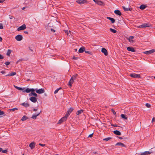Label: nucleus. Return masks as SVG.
<instances>
[{
	"instance_id": "1",
	"label": "nucleus",
	"mask_w": 155,
	"mask_h": 155,
	"mask_svg": "<svg viewBox=\"0 0 155 155\" xmlns=\"http://www.w3.org/2000/svg\"><path fill=\"white\" fill-rule=\"evenodd\" d=\"M150 25L149 24L144 23L137 27L138 28L149 27Z\"/></svg>"
},
{
	"instance_id": "2",
	"label": "nucleus",
	"mask_w": 155,
	"mask_h": 155,
	"mask_svg": "<svg viewBox=\"0 0 155 155\" xmlns=\"http://www.w3.org/2000/svg\"><path fill=\"white\" fill-rule=\"evenodd\" d=\"M154 52H155V50L153 49L148 51H144L143 53L144 54L148 55L152 54Z\"/></svg>"
},
{
	"instance_id": "3",
	"label": "nucleus",
	"mask_w": 155,
	"mask_h": 155,
	"mask_svg": "<svg viewBox=\"0 0 155 155\" xmlns=\"http://www.w3.org/2000/svg\"><path fill=\"white\" fill-rule=\"evenodd\" d=\"M15 38L17 41H20L22 39L23 37L21 35H18L16 36Z\"/></svg>"
},
{
	"instance_id": "4",
	"label": "nucleus",
	"mask_w": 155,
	"mask_h": 155,
	"mask_svg": "<svg viewBox=\"0 0 155 155\" xmlns=\"http://www.w3.org/2000/svg\"><path fill=\"white\" fill-rule=\"evenodd\" d=\"M35 91L37 93L39 94L43 93L45 91L44 89L43 88H41L38 90L35 89Z\"/></svg>"
},
{
	"instance_id": "5",
	"label": "nucleus",
	"mask_w": 155,
	"mask_h": 155,
	"mask_svg": "<svg viewBox=\"0 0 155 155\" xmlns=\"http://www.w3.org/2000/svg\"><path fill=\"white\" fill-rule=\"evenodd\" d=\"M130 76L131 77L134 78H137L140 77V75L139 74H137L135 73H132L130 74Z\"/></svg>"
},
{
	"instance_id": "6",
	"label": "nucleus",
	"mask_w": 155,
	"mask_h": 155,
	"mask_svg": "<svg viewBox=\"0 0 155 155\" xmlns=\"http://www.w3.org/2000/svg\"><path fill=\"white\" fill-rule=\"evenodd\" d=\"M26 28V26L24 24L22 25L19 28H18L17 29V30L18 31H20L24 30Z\"/></svg>"
},
{
	"instance_id": "7",
	"label": "nucleus",
	"mask_w": 155,
	"mask_h": 155,
	"mask_svg": "<svg viewBox=\"0 0 155 155\" xmlns=\"http://www.w3.org/2000/svg\"><path fill=\"white\" fill-rule=\"evenodd\" d=\"M36 97H31L29 98L30 100L33 103H35L37 101Z\"/></svg>"
},
{
	"instance_id": "8",
	"label": "nucleus",
	"mask_w": 155,
	"mask_h": 155,
	"mask_svg": "<svg viewBox=\"0 0 155 155\" xmlns=\"http://www.w3.org/2000/svg\"><path fill=\"white\" fill-rule=\"evenodd\" d=\"M67 120V119L65 118L64 117H62L58 123V124H61L62 123V122H64L66 121Z\"/></svg>"
},
{
	"instance_id": "9",
	"label": "nucleus",
	"mask_w": 155,
	"mask_h": 155,
	"mask_svg": "<svg viewBox=\"0 0 155 155\" xmlns=\"http://www.w3.org/2000/svg\"><path fill=\"white\" fill-rule=\"evenodd\" d=\"M101 52L104 53V55L106 56H107L108 54L107 53V50L104 48H102L101 49Z\"/></svg>"
},
{
	"instance_id": "10",
	"label": "nucleus",
	"mask_w": 155,
	"mask_h": 155,
	"mask_svg": "<svg viewBox=\"0 0 155 155\" xmlns=\"http://www.w3.org/2000/svg\"><path fill=\"white\" fill-rule=\"evenodd\" d=\"M127 50L129 51L134 52L135 51V50L133 47H129L127 48Z\"/></svg>"
},
{
	"instance_id": "11",
	"label": "nucleus",
	"mask_w": 155,
	"mask_h": 155,
	"mask_svg": "<svg viewBox=\"0 0 155 155\" xmlns=\"http://www.w3.org/2000/svg\"><path fill=\"white\" fill-rule=\"evenodd\" d=\"M29 146L31 149H32L34 147H35V144L34 142H32L30 143Z\"/></svg>"
},
{
	"instance_id": "12",
	"label": "nucleus",
	"mask_w": 155,
	"mask_h": 155,
	"mask_svg": "<svg viewBox=\"0 0 155 155\" xmlns=\"http://www.w3.org/2000/svg\"><path fill=\"white\" fill-rule=\"evenodd\" d=\"M74 79H72V78H71L70 79V81L68 83V85L70 87H71L72 86V84L74 82Z\"/></svg>"
},
{
	"instance_id": "13",
	"label": "nucleus",
	"mask_w": 155,
	"mask_h": 155,
	"mask_svg": "<svg viewBox=\"0 0 155 155\" xmlns=\"http://www.w3.org/2000/svg\"><path fill=\"white\" fill-rule=\"evenodd\" d=\"M153 153V152H151V151L149 152V151H146L144 152L141 153L140 155L150 154L151 153Z\"/></svg>"
},
{
	"instance_id": "14",
	"label": "nucleus",
	"mask_w": 155,
	"mask_h": 155,
	"mask_svg": "<svg viewBox=\"0 0 155 155\" xmlns=\"http://www.w3.org/2000/svg\"><path fill=\"white\" fill-rule=\"evenodd\" d=\"M21 105L26 107H27L29 106V104L27 102H24L21 104Z\"/></svg>"
},
{
	"instance_id": "15",
	"label": "nucleus",
	"mask_w": 155,
	"mask_h": 155,
	"mask_svg": "<svg viewBox=\"0 0 155 155\" xmlns=\"http://www.w3.org/2000/svg\"><path fill=\"white\" fill-rule=\"evenodd\" d=\"M77 2L80 4H82L85 3L86 1L85 0H78Z\"/></svg>"
},
{
	"instance_id": "16",
	"label": "nucleus",
	"mask_w": 155,
	"mask_h": 155,
	"mask_svg": "<svg viewBox=\"0 0 155 155\" xmlns=\"http://www.w3.org/2000/svg\"><path fill=\"white\" fill-rule=\"evenodd\" d=\"M41 112H40L38 113L37 114H34L32 116V117H31V118L33 119H35L36 118H37V117L39 116Z\"/></svg>"
},
{
	"instance_id": "17",
	"label": "nucleus",
	"mask_w": 155,
	"mask_h": 155,
	"mask_svg": "<svg viewBox=\"0 0 155 155\" xmlns=\"http://www.w3.org/2000/svg\"><path fill=\"white\" fill-rule=\"evenodd\" d=\"M114 13L117 15L120 16L121 15V13L119 10H115L114 11Z\"/></svg>"
},
{
	"instance_id": "18",
	"label": "nucleus",
	"mask_w": 155,
	"mask_h": 155,
	"mask_svg": "<svg viewBox=\"0 0 155 155\" xmlns=\"http://www.w3.org/2000/svg\"><path fill=\"white\" fill-rule=\"evenodd\" d=\"M107 19L110 20L111 21V22L112 23H114L115 22V20L114 18L108 17H107Z\"/></svg>"
},
{
	"instance_id": "19",
	"label": "nucleus",
	"mask_w": 155,
	"mask_h": 155,
	"mask_svg": "<svg viewBox=\"0 0 155 155\" xmlns=\"http://www.w3.org/2000/svg\"><path fill=\"white\" fill-rule=\"evenodd\" d=\"M114 133L115 134L117 135H120L121 134L120 132L117 130L114 131Z\"/></svg>"
},
{
	"instance_id": "20",
	"label": "nucleus",
	"mask_w": 155,
	"mask_h": 155,
	"mask_svg": "<svg viewBox=\"0 0 155 155\" xmlns=\"http://www.w3.org/2000/svg\"><path fill=\"white\" fill-rule=\"evenodd\" d=\"M116 145H119L121 147H125V145L123 143L121 142L117 143L116 144Z\"/></svg>"
},
{
	"instance_id": "21",
	"label": "nucleus",
	"mask_w": 155,
	"mask_h": 155,
	"mask_svg": "<svg viewBox=\"0 0 155 155\" xmlns=\"http://www.w3.org/2000/svg\"><path fill=\"white\" fill-rule=\"evenodd\" d=\"M16 74V73L15 72H13L11 73L10 74H7L5 75L6 76H13L15 75Z\"/></svg>"
},
{
	"instance_id": "22",
	"label": "nucleus",
	"mask_w": 155,
	"mask_h": 155,
	"mask_svg": "<svg viewBox=\"0 0 155 155\" xmlns=\"http://www.w3.org/2000/svg\"><path fill=\"white\" fill-rule=\"evenodd\" d=\"M84 51H85V48H81L79 50V53H82Z\"/></svg>"
},
{
	"instance_id": "23",
	"label": "nucleus",
	"mask_w": 155,
	"mask_h": 155,
	"mask_svg": "<svg viewBox=\"0 0 155 155\" xmlns=\"http://www.w3.org/2000/svg\"><path fill=\"white\" fill-rule=\"evenodd\" d=\"M146 7L147 6L146 5H142L140 6L139 8L140 9L143 10L145 9Z\"/></svg>"
},
{
	"instance_id": "24",
	"label": "nucleus",
	"mask_w": 155,
	"mask_h": 155,
	"mask_svg": "<svg viewBox=\"0 0 155 155\" xmlns=\"http://www.w3.org/2000/svg\"><path fill=\"white\" fill-rule=\"evenodd\" d=\"M123 8L125 11H131V9L129 8H126L124 6H123Z\"/></svg>"
},
{
	"instance_id": "25",
	"label": "nucleus",
	"mask_w": 155,
	"mask_h": 155,
	"mask_svg": "<svg viewBox=\"0 0 155 155\" xmlns=\"http://www.w3.org/2000/svg\"><path fill=\"white\" fill-rule=\"evenodd\" d=\"M28 119V117L25 116H24L21 118V120L22 121H24L27 120Z\"/></svg>"
},
{
	"instance_id": "26",
	"label": "nucleus",
	"mask_w": 155,
	"mask_h": 155,
	"mask_svg": "<svg viewBox=\"0 0 155 155\" xmlns=\"http://www.w3.org/2000/svg\"><path fill=\"white\" fill-rule=\"evenodd\" d=\"M97 4L100 5H102L103 4V3L101 1L98 0L97 1Z\"/></svg>"
},
{
	"instance_id": "27",
	"label": "nucleus",
	"mask_w": 155,
	"mask_h": 155,
	"mask_svg": "<svg viewBox=\"0 0 155 155\" xmlns=\"http://www.w3.org/2000/svg\"><path fill=\"white\" fill-rule=\"evenodd\" d=\"M11 52H12L11 50L10 49L8 50L7 52L6 53L7 55L8 56H9L10 55V54L11 53Z\"/></svg>"
},
{
	"instance_id": "28",
	"label": "nucleus",
	"mask_w": 155,
	"mask_h": 155,
	"mask_svg": "<svg viewBox=\"0 0 155 155\" xmlns=\"http://www.w3.org/2000/svg\"><path fill=\"white\" fill-rule=\"evenodd\" d=\"M134 38V37L133 36H131L129 37V40L130 42H133V41L132 40Z\"/></svg>"
},
{
	"instance_id": "29",
	"label": "nucleus",
	"mask_w": 155,
	"mask_h": 155,
	"mask_svg": "<svg viewBox=\"0 0 155 155\" xmlns=\"http://www.w3.org/2000/svg\"><path fill=\"white\" fill-rule=\"evenodd\" d=\"M83 112V110H78L76 114L77 115H79L81 114L82 112Z\"/></svg>"
},
{
	"instance_id": "30",
	"label": "nucleus",
	"mask_w": 155,
	"mask_h": 155,
	"mask_svg": "<svg viewBox=\"0 0 155 155\" xmlns=\"http://www.w3.org/2000/svg\"><path fill=\"white\" fill-rule=\"evenodd\" d=\"M23 92H26V93H29L30 92V89L27 88L25 90L23 91Z\"/></svg>"
},
{
	"instance_id": "31",
	"label": "nucleus",
	"mask_w": 155,
	"mask_h": 155,
	"mask_svg": "<svg viewBox=\"0 0 155 155\" xmlns=\"http://www.w3.org/2000/svg\"><path fill=\"white\" fill-rule=\"evenodd\" d=\"M110 30L111 32H113L114 33H116V32H117V31L116 30H115L114 29H112V28H110Z\"/></svg>"
},
{
	"instance_id": "32",
	"label": "nucleus",
	"mask_w": 155,
	"mask_h": 155,
	"mask_svg": "<svg viewBox=\"0 0 155 155\" xmlns=\"http://www.w3.org/2000/svg\"><path fill=\"white\" fill-rule=\"evenodd\" d=\"M74 109L72 107L70 108L68 110V112L70 114L73 110Z\"/></svg>"
},
{
	"instance_id": "33",
	"label": "nucleus",
	"mask_w": 155,
	"mask_h": 155,
	"mask_svg": "<svg viewBox=\"0 0 155 155\" xmlns=\"http://www.w3.org/2000/svg\"><path fill=\"white\" fill-rule=\"evenodd\" d=\"M70 114L67 111L66 114L64 116V117L67 119L69 115Z\"/></svg>"
},
{
	"instance_id": "34",
	"label": "nucleus",
	"mask_w": 155,
	"mask_h": 155,
	"mask_svg": "<svg viewBox=\"0 0 155 155\" xmlns=\"http://www.w3.org/2000/svg\"><path fill=\"white\" fill-rule=\"evenodd\" d=\"M121 117L122 118H124L125 119L127 120V117L125 116V115L124 114H121Z\"/></svg>"
},
{
	"instance_id": "35",
	"label": "nucleus",
	"mask_w": 155,
	"mask_h": 155,
	"mask_svg": "<svg viewBox=\"0 0 155 155\" xmlns=\"http://www.w3.org/2000/svg\"><path fill=\"white\" fill-rule=\"evenodd\" d=\"M111 139V138L110 137H108L106 138H104L103 139V140H105L106 141H107Z\"/></svg>"
},
{
	"instance_id": "36",
	"label": "nucleus",
	"mask_w": 155,
	"mask_h": 155,
	"mask_svg": "<svg viewBox=\"0 0 155 155\" xmlns=\"http://www.w3.org/2000/svg\"><path fill=\"white\" fill-rule=\"evenodd\" d=\"M32 95H33L34 96V97H38V95L35 92H32Z\"/></svg>"
},
{
	"instance_id": "37",
	"label": "nucleus",
	"mask_w": 155,
	"mask_h": 155,
	"mask_svg": "<svg viewBox=\"0 0 155 155\" xmlns=\"http://www.w3.org/2000/svg\"><path fill=\"white\" fill-rule=\"evenodd\" d=\"M78 75V74H76L74 75L71 78L72 79H73L74 80H75Z\"/></svg>"
},
{
	"instance_id": "38",
	"label": "nucleus",
	"mask_w": 155,
	"mask_h": 155,
	"mask_svg": "<svg viewBox=\"0 0 155 155\" xmlns=\"http://www.w3.org/2000/svg\"><path fill=\"white\" fill-rule=\"evenodd\" d=\"M61 88L60 87L59 88L57 89L54 92V94H56L57 93L58 91L59 90V89H61Z\"/></svg>"
},
{
	"instance_id": "39",
	"label": "nucleus",
	"mask_w": 155,
	"mask_h": 155,
	"mask_svg": "<svg viewBox=\"0 0 155 155\" xmlns=\"http://www.w3.org/2000/svg\"><path fill=\"white\" fill-rule=\"evenodd\" d=\"M85 52L86 53L88 54H90L91 55H92V52H91L90 51H85Z\"/></svg>"
},
{
	"instance_id": "40",
	"label": "nucleus",
	"mask_w": 155,
	"mask_h": 155,
	"mask_svg": "<svg viewBox=\"0 0 155 155\" xmlns=\"http://www.w3.org/2000/svg\"><path fill=\"white\" fill-rule=\"evenodd\" d=\"M18 109L17 108L15 107L9 110H10L15 111L17 110Z\"/></svg>"
},
{
	"instance_id": "41",
	"label": "nucleus",
	"mask_w": 155,
	"mask_h": 155,
	"mask_svg": "<svg viewBox=\"0 0 155 155\" xmlns=\"http://www.w3.org/2000/svg\"><path fill=\"white\" fill-rule=\"evenodd\" d=\"M146 106L148 108H149L150 107V104H148V103H146Z\"/></svg>"
},
{
	"instance_id": "42",
	"label": "nucleus",
	"mask_w": 155,
	"mask_h": 155,
	"mask_svg": "<svg viewBox=\"0 0 155 155\" xmlns=\"http://www.w3.org/2000/svg\"><path fill=\"white\" fill-rule=\"evenodd\" d=\"M111 111L114 115H115L116 114V112L113 109H111Z\"/></svg>"
},
{
	"instance_id": "43",
	"label": "nucleus",
	"mask_w": 155,
	"mask_h": 155,
	"mask_svg": "<svg viewBox=\"0 0 155 155\" xmlns=\"http://www.w3.org/2000/svg\"><path fill=\"white\" fill-rule=\"evenodd\" d=\"M7 152V150H2V152L3 153H6Z\"/></svg>"
},
{
	"instance_id": "44",
	"label": "nucleus",
	"mask_w": 155,
	"mask_h": 155,
	"mask_svg": "<svg viewBox=\"0 0 155 155\" xmlns=\"http://www.w3.org/2000/svg\"><path fill=\"white\" fill-rule=\"evenodd\" d=\"M10 63L9 62L7 61L5 62V64L6 65H8L10 64Z\"/></svg>"
},
{
	"instance_id": "45",
	"label": "nucleus",
	"mask_w": 155,
	"mask_h": 155,
	"mask_svg": "<svg viewBox=\"0 0 155 155\" xmlns=\"http://www.w3.org/2000/svg\"><path fill=\"white\" fill-rule=\"evenodd\" d=\"M5 114L4 112L0 110V115L4 114Z\"/></svg>"
},
{
	"instance_id": "46",
	"label": "nucleus",
	"mask_w": 155,
	"mask_h": 155,
	"mask_svg": "<svg viewBox=\"0 0 155 155\" xmlns=\"http://www.w3.org/2000/svg\"><path fill=\"white\" fill-rule=\"evenodd\" d=\"M0 29H3V25L2 23H0Z\"/></svg>"
},
{
	"instance_id": "47",
	"label": "nucleus",
	"mask_w": 155,
	"mask_h": 155,
	"mask_svg": "<svg viewBox=\"0 0 155 155\" xmlns=\"http://www.w3.org/2000/svg\"><path fill=\"white\" fill-rule=\"evenodd\" d=\"M39 145L42 147H44L45 146V144H41L40 143L39 144Z\"/></svg>"
},
{
	"instance_id": "48",
	"label": "nucleus",
	"mask_w": 155,
	"mask_h": 155,
	"mask_svg": "<svg viewBox=\"0 0 155 155\" xmlns=\"http://www.w3.org/2000/svg\"><path fill=\"white\" fill-rule=\"evenodd\" d=\"M35 91V90L34 89H30V91H31V92H34V91Z\"/></svg>"
},
{
	"instance_id": "49",
	"label": "nucleus",
	"mask_w": 155,
	"mask_h": 155,
	"mask_svg": "<svg viewBox=\"0 0 155 155\" xmlns=\"http://www.w3.org/2000/svg\"><path fill=\"white\" fill-rule=\"evenodd\" d=\"M78 58L75 57V56H74L72 58L73 59H74V60H77L78 59Z\"/></svg>"
},
{
	"instance_id": "50",
	"label": "nucleus",
	"mask_w": 155,
	"mask_h": 155,
	"mask_svg": "<svg viewBox=\"0 0 155 155\" xmlns=\"http://www.w3.org/2000/svg\"><path fill=\"white\" fill-rule=\"evenodd\" d=\"M4 58V57L1 54H0V59H2Z\"/></svg>"
},
{
	"instance_id": "51",
	"label": "nucleus",
	"mask_w": 155,
	"mask_h": 155,
	"mask_svg": "<svg viewBox=\"0 0 155 155\" xmlns=\"http://www.w3.org/2000/svg\"><path fill=\"white\" fill-rule=\"evenodd\" d=\"M93 133H92V134L89 135L88 136V137H92L93 135Z\"/></svg>"
},
{
	"instance_id": "52",
	"label": "nucleus",
	"mask_w": 155,
	"mask_h": 155,
	"mask_svg": "<svg viewBox=\"0 0 155 155\" xmlns=\"http://www.w3.org/2000/svg\"><path fill=\"white\" fill-rule=\"evenodd\" d=\"M50 24V23H49L48 24V25H47L46 26V28L47 29H48V30L49 29V25Z\"/></svg>"
},
{
	"instance_id": "53",
	"label": "nucleus",
	"mask_w": 155,
	"mask_h": 155,
	"mask_svg": "<svg viewBox=\"0 0 155 155\" xmlns=\"http://www.w3.org/2000/svg\"><path fill=\"white\" fill-rule=\"evenodd\" d=\"M65 32L68 35L69 34V32L68 31V30H65Z\"/></svg>"
},
{
	"instance_id": "54",
	"label": "nucleus",
	"mask_w": 155,
	"mask_h": 155,
	"mask_svg": "<svg viewBox=\"0 0 155 155\" xmlns=\"http://www.w3.org/2000/svg\"><path fill=\"white\" fill-rule=\"evenodd\" d=\"M24 89H22L21 87H18L17 89L20 90H22Z\"/></svg>"
},
{
	"instance_id": "55",
	"label": "nucleus",
	"mask_w": 155,
	"mask_h": 155,
	"mask_svg": "<svg viewBox=\"0 0 155 155\" xmlns=\"http://www.w3.org/2000/svg\"><path fill=\"white\" fill-rule=\"evenodd\" d=\"M154 121H155V118L154 117H153L152 118V123H153Z\"/></svg>"
},
{
	"instance_id": "56",
	"label": "nucleus",
	"mask_w": 155,
	"mask_h": 155,
	"mask_svg": "<svg viewBox=\"0 0 155 155\" xmlns=\"http://www.w3.org/2000/svg\"><path fill=\"white\" fill-rule=\"evenodd\" d=\"M51 31L53 32H55V31L54 30V29H53L52 28H51Z\"/></svg>"
},
{
	"instance_id": "57",
	"label": "nucleus",
	"mask_w": 155,
	"mask_h": 155,
	"mask_svg": "<svg viewBox=\"0 0 155 155\" xmlns=\"http://www.w3.org/2000/svg\"><path fill=\"white\" fill-rule=\"evenodd\" d=\"M1 73L2 74H3L5 73V71H1Z\"/></svg>"
},
{
	"instance_id": "58",
	"label": "nucleus",
	"mask_w": 155,
	"mask_h": 155,
	"mask_svg": "<svg viewBox=\"0 0 155 155\" xmlns=\"http://www.w3.org/2000/svg\"><path fill=\"white\" fill-rule=\"evenodd\" d=\"M111 125L112 126H113V127H117V125H114V124H111Z\"/></svg>"
},
{
	"instance_id": "59",
	"label": "nucleus",
	"mask_w": 155,
	"mask_h": 155,
	"mask_svg": "<svg viewBox=\"0 0 155 155\" xmlns=\"http://www.w3.org/2000/svg\"><path fill=\"white\" fill-rule=\"evenodd\" d=\"M13 18H14V17L12 16H11L9 17V18L11 19H12Z\"/></svg>"
},
{
	"instance_id": "60",
	"label": "nucleus",
	"mask_w": 155,
	"mask_h": 155,
	"mask_svg": "<svg viewBox=\"0 0 155 155\" xmlns=\"http://www.w3.org/2000/svg\"><path fill=\"white\" fill-rule=\"evenodd\" d=\"M14 87L15 88H16V89H18V87L17 86H16L15 85H14Z\"/></svg>"
},
{
	"instance_id": "61",
	"label": "nucleus",
	"mask_w": 155,
	"mask_h": 155,
	"mask_svg": "<svg viewBox=\"0 0 155 155\" xmlns=\"http://www.w3.org/2000/svg\"><path fill=\"white\" fill-rule=\"evenodd\" d=\"M5 0H0V3H2Z\"/></svg>"
},
{
	"instance_id": "62",
	"label": "nucleus",
	"mask_w": 155,
	"mask_h": 155,
	"mask_svg": "<svg viewBox=\"0 0 155 155\" xmlns=\"http://www.w3.org/2000/svg\"><path fill=\"white\" fill-rule=\"evenodd\" d=\"M24 32L25 34H28V31H25Z\"/></svg>"
},
{
	"instance_id": "63",
	"label": "nucleus",
	"mask_w": 155,
	"mask_h": 155,
	"mask_svg": "<svg viewBox=\"0 0 155 155\" xmlns=\"http://www.w3.org/2000/svg\"><path fill=\"white\" fill-rule=\"evenodd\" d=\"M29 95L30 96H31L32 95V92H31L30 94H29Z\"/></svg>"
},
{
	"instance_id": "64",
	"label": "nucleus",
	"mask_w": 155,
	"mask_h": 155,
	"mask_svg": "<svg viewBox=\"0 0 155 155\" xmlns=\"http://www.w3.org/2000/svg\"><path fill=\"white\" fill-rule=\"evenodd\" d=\"M38 110L37 109H34L33 110V111H37Z\"/></svg>"
}]
</instances>
